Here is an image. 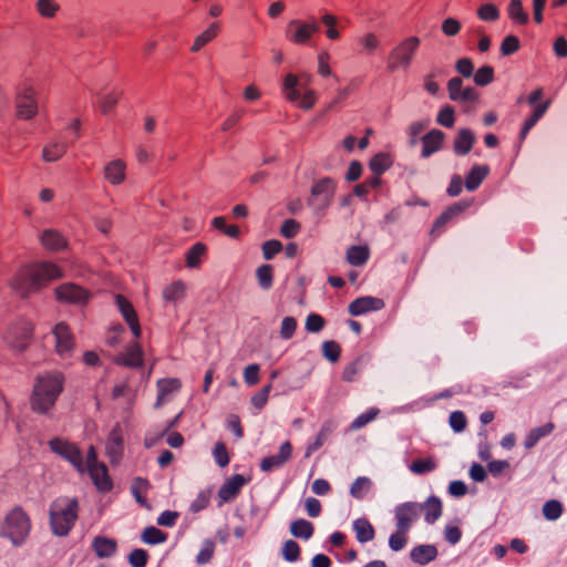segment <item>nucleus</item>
I'll return each instance as SVG.
<instances>
[{
	"label": "nucleus",
	"instance_id": "nucleus-1",
	"mask_svg": "<svg viewBox=\"0 0 567 567\" xmlns=\"http://www.w3.org/2000/svg\"><path fill=\"white\" fill-rule=\"evenodd\" d=\"M62 277V270L50 261H42L21 268L12 278V289L25 297L39 290L47 282Z\"/></svg>",
	"mask_w": 567,
	"mask_h": 567
},
{
	"label": "nucleus",
	"instance_id": "nucleus-2",
	"mask_svg": "<svg viewBox=\"0 0 567 567\" xmlns=\"http://www.w3.org/2000/svg\"><path fill=\"white\" fill-rule=\"evenodd\" d=\"M64 385V377L60 372H48L40 375L33 388L31 408L34 412L47 414L55 404Z\"/></svg>",
	"mask_w": 567,
	"mask_h": 567
},
{
	"label": "nucleus",
	"instance_id": "nucleus-3",
	"mask_svg": "<svg viewBox=\"0 0 567 567\" xmlns=\"http://www.w3.org/2000/svg\"><path fill=\"white\" fill-rule=\"evenodd\" d=\"M78 517L79 502L75 497L60 496L50 504L49 523L55 536H68Z\"/></svg>",
	"mask_w": 567,
	"mask_h": 567
},
{
	"label": "nucleus",
	"instance_id": "nucleus-4",
	"mask_svg": "<svg viewBox=\"0 0 567 567\" xmlns=\"http://www.w3.org/2000/svg\"><path fill=\"white\" fill-rule=\"evenodd\" d=\"M420 45L421 40L415 35L409 37L399 42L388 55L386 70L389 72L409 70L413 63L414 56Z\"/></svg>",
	"mask_w": 567,
	"mask_h": 567
},
{
	"label": "nucleus",
	"instance_id": "nucleus-5",
	"mask_svg": "<svg viewBox=\"0 0 567 567\" xmlns=\"http://www.w3.org/2000/svg\"><path fill=\"white\" fill-rule=\"evenodd\" d=\"M31 530L28 514L21 507H14L4 519L1 534L9 538L14 546L22 545Z\"/></svg>",
	"mask_w": 567,
	"mask_h": 567
},
{
	"label": "nucleus",
	"instance_id": "nucleus-6",
	"mask_svg": "<svg viewBox=\"0 0 567 567\" xmlns=\"http://www.w3.org/2000/svg\"><path fill=\"white\" fill-rule=\"evenodd\" d=\"M14 110L18 120L30 121L39 113V91L30 82H23L17 87Z\"/></svg>",
	"mask_w": 567,
	"mask_h": 567
},
{
	"label": "nucleus",
	"instance_id": "nucleus-7",
	"mask_svg": "<svg viewBox=\"0 0 567 567\" xmlns=\"http://www.w3.org/2000/svg\"><path fill=\"white\" fill-rule=\"evenodd\" d=\"M337 182L331 177H322L313 182L307 198V206L315 212L327 210L333 202Z\"/></svg>",
	"mask_w": 567,
	"mask_h": 567
},
{
	"label": "nucleus",
	"instance_id": "nucleus-8",
	"mask_svg": "<svg viewBox=\"0 0 567 567\" xmlns=\"http://www.w3.org/2000/svg\"><path fill=\"white\" fill-rule=\"evenodd\" d=\"M32 332L33 327L30 321L18 319L8 327L3 339L12 351L22 352L28 348Z\"/></svg>",
	"mask_w": 567,
	"mask_h": 567
},
{
	"label": "nucleus",
	"instance_id": "nucleus-9",
	"mask_svg": "<svg viewBox=\"0 0 567 567\" xmlns=\"http://www.w3.org/2000/svg\"><path fill=\"white\" fill-rule=\"evenodd\" d=\"M319 30L320 27L313 17L308 21L293 19L288 22L285 37L296 45H307Z\"/></svg>",
	"mask_w": 567,
	"mask_h": 567
},
{
	"label": "nucleus",
	"instance_id": "nucleus-10",
	"mask_svg": "<svg viewBox=\"0 0 567 567\" xmlns=\"http://www.w3.org/2000/svg\"><path fill=\"white\" fill-rule=\"evenodd\" d=\"M48 445L53 453L71 463L80 473L85 472L82 452L75 444L61 437H53Z\"/></svg>",
	"mask_w": 567,
	"mask_h": 567
},
{
	"label": "nucleus",
	"instance_id": "nucleus-11",
	"mask_svg": "<svg viewBox=\"0 0 567 567\" xmlns=\"http://www.w3.org/2000/svg\"><path fill=\"white\" fill-rule=\"evenodd\" d=\"M423 513L422 504L415 502H405L398 505L394 509L395 526L401 532L411 529Z\"/></svg>",
	"mask_w": 567,
	"mask_h": 567
},
{
	"label": "nucleus",
	"instance_id": "nucleus-12",
	"mask_svg": "<svg viewBox=\"0 0 567 567\" xmlns=\"http://www.w3.org/2000/svg\"><path fill=\"white\" fill-rule=\"evenodd\" d=\"M310 82L311 75L309 74L287 73L282 82V93L289 102H297L300 97V89L306 90Z\"/></svg>",
	"mask_w": 567,
	"mask_h": 567
},
{
	"label": "nucleus",
	"instance_id": "nucleus-13",
	"mask_svg": "<svg viewBox=\"0 0 567 567\" xmlns=\"http://www.w3.org/2000/svg\"><path fill=\"white\" fill-rule=\"evenodd\" d=\"M447 93L450 100L460 103L477 102L480 93L473 86L463 87V80L454 76L447 82Z\"/></svg>",
	"mask_w": 567,
	"mask_h": 567
},
{
	"label": "nucleus",
	"instance_id": "nucleus-14",
	"mask_svg": "<svg viewBox=\"0 0 567 567\" xmlns=\"http://www.w3.org/2000/svg\"><path fill=\"white\" fill-rule=\"evenodd\" d=\"M56 298L61 301L82 305L89 299L86 290L75 284H63L55 288Z\"/></svg>",
	"mask_w": 567,
	"mask_h": 567
},
{
	"label": "nucleus",
	"instance_id": "nucleus-15",
	"mask_svg": "<svg viewBox=\"0 0 567 567\" xmlns=\"http://www.w3.org/2000/svg\"><path fill=\"white\" fill-rule=\"evenodd\" d=\"M385 306L384 301L380 298L365 296L354 299L348 307V311L351 316L358 317L370 311H378L383 309Z\"/></svg>",
	"mask_w": 567,
	"mask_h": 567
},
{
	"label": "nucleus",
	"instance_id": "nucleus-16",
	"mask_svg": "<svg viewBox=\"0 0 567 567\" xmlns=\"http://www.w3.org/2000/svg\"><path fill=\"white\" fill-rule=\"evenodd\" d=\"M115 302L118 308V311L123 316L124 320L127 322L135 338L141 337V326L138 322V318L133 305L122 295L115 296Z\"/></svg>",
	"mask_w": 567,
	"mask_h": 567
},
{
	"label": "nucleus",
	"instance_id": "nucleus-17",
	"mask_svg": "<svg viewBox=\"0 0 567 567\" xmlns=\"http://www.w3.org/2000/svg\"><path fill=\"white\" fill-rule=\"evenodd\" d=\"M53 336L55 339L56 352L62 358H66L74 346V340L70 328L64 322H60L54 327Z\"/></svg>",
	"mask_w": 567,
	"mask_h": 567
},
{
	"label": "nucleus",
	"instance_id": "nucleus-18",
	"mask_svg": "<svg viewBox=\"0 0 567 567\" xmlns=\"http://www.w3.org/2000/svg\"><path fill=\"white\" fill-rule=\"evenodd\" d=\"M157 398L154 409H159L173 399V395L181 389V381L176 378L159 379L156 382Z\"/></svg>",
	"mask_w": 567,
	"mask_h": 567
},
{
	"label": "nucleus",
	"instance_id": "nucleus-19",
	"mask_svg": "<svg viewBox=\"0 0 567 567\" xmlns=\"http://www.w3.org/2000/svg\"><path fill=\"white\" fill-rule=\"evenodd\" d=\"M292 445L289 441L284 442L280 445L279 453L264 457L260 463V470L262 472H271L272 470L280 468L291 457Z\"/></svg>",
	"mask_w": 567,
	"mask_h": 567
},
{
	"label": "nucleus",
	"instance_id": "nucleus-20",
	"mask_svg": "<svg viewBox=\"0 0 567 567\" xmlns=\"http://www.w3.org/2000/svg\"><path fill=\"white\" fill-rule=\"evenodd\" d=\"M246 483V478L240 474H236L227 480L218 491V497L221 503H228L234 499Z\"/></svg>",
	"mask_w": 567,
	"mask_h": 567
},
{
	"label": "nucleus",
	"instance_id": "nucleus-21",
	"mask_svg": "<svg viewBox=\"0 0 567 567\" xmlns=\"http://www.w3.org/2000/svg\"><path fill=\"white\" fill-rule=\"evenodd\" d=\"M106 454L112 464H117L123 456V439L118 427L111 431L106 444Z\"/></svg>",
	"mask_w": 567,
	"mask_h": 567
},
{
	"label": "nucleus",
	"instance_id": "nucleus-22",
	"mask_svg": "<svg viewBox=\"0 0 567 567\" xmlns=\"http://www.w3.org/2000/svg\"><path fill=\"white\" fill-rule=\"evenodd\" d=\"M69 145L65 141L51 140L43 146L41 157L47 163L56 162L66 154Z\"/></svg>",
	"mask_w": 567,
	"mask_h": 567
},
{
	"label": "nucleus",
	"instance_id": "nucleus-23",
	"mask_svg": "<svg viewBox=\"0 0 567 567\" xmlns=\"http://www.w3.org/2000/svg\"><path fill=\"white\" fill-rule=\"evenodd\" d=\"M93 484L103 493L110 492L113 487L112 481L107 473V467L104 463L95 465L86 470Z\"/></svg>",
	"mask_w": 567,
	"mask_h": 567
},
{
	"label": "nucleus",
	"instance_id": "nucleus-24",
	"mask_svg": "<svg viewBox=\"0 0 567 567\" xmlns=\"http://www.w3.org/2000/svg\"><path fill=\"white\" fill-rule=\"evenodd\" d=\"M115 362L128 368H140L143 365V351L137 342L132 343L124 353L116 357Z\"/></svg>",
	"mask_w": 567,
	"mask_h": 567
},
{
	"label": "nucleus",
	"instance_id": "nucleus-25",
	"mask_svg": "<svg viewBox=\"0 0 567 567\" xmlns=\"http://www.w3.org/2000/svg\"><path fill=\"white\" fill-rule=\"evenodd\" d=\"M445 134L440 130H431L422 137V156L429 157L433 153L441 150Z\"/></svg>",
	"mask_w": 567,
	"mask_h": 567
},
{
	"label": "nucleus",
	"instance_id": "nucleus-26",
	"mask_svg": "<svg viewBox=\"0 0 567 567\" xmlns=\"http://www.w3.org/2000/svg\"><path fill=\"white\" fill-rule=\"evenodd\" d=\"M475 141V134L470 128H461L453 142V150L455 154L460 156L468 154Z\"/></svg>",
	"mask_w": 567,
	"mask_h": 567
},
{
	"label": "nucleus",
	"instance_id": "nucleus-27",
	"mask_svg": "<svg viewBox=\"0 0 567 567\" xmlns=\"http://www.w3.org/2000/svg\"><path fill=\"white\" fill-rule=\"evenodd\" d=\"M126 165L117 158L109 162L104 167V178L112 185H120L125 181Z\"/></svg>",
	"mask_w": 567,
	"mask_h": 567
},
{
	"label": "nucleus",
	"instance_id": "nucleus-28",
	"mask_svg": "<svg viewBox=\"0 0 567 567\" xmlns=\"http://www.w3.org/2000/svg\"><path fill=\"white\" fill-rule=\"evenodd\" d=\"M92 548L99 558H110L117 549V543L105 536H95L92 540Z\"/></svg>",
	"mask_w": 567,
	"mask_h": 567
},
{
	"label": "nucleus",
	"instance_id": "nucleus-29",
	"mask_svg": "<svg viewBox=\"0 0 567 567\" xmlns=\"http://www.w3.org/2000/svg\"><path fill=\"white\" fill-rule=\"evenodd\" d=\"M352 529L355 533V538L359 543L364 544L374 539L375 530L372 524L365 517H360L353 520Z\"/></svg>",
	"mask_w": 567,
	"mask_h": 567
},
{
	"label": "nucleus",
	"instance_id": "nucleus-30",
	"mask_svg": "<svg viewBox=\"0 0 567 567\" xmlns=\"http://www.w3.org/2000/svg\"><path fill=\"white\" fill-rule=\"evenodd\" d=\"M412 561L419 565H426L437 557V549L434 545H417L410 553Z\"/></svg>",
	"mask_w": 567,
	"mask_h": 567
},
{
	"label": "nucleus",
	"instance_id": "nucleus-31",
	"mask_svg": "<svg viewBox=\"0 0 567 567\" xmlns=\"http://www.w3.org/2000/svg\"><path fill=\"white\" fill-rule=\"evenodd\" d=\"M220 31V23L219 22H213L205 31H203L200 34H198L194 43L190 48L192 52H198L200 51L206 44L212 42L219 33Z\"/></svg>",
	"mask_w": 567,
	"mask_h": 567
},
{
	"label": "nucleus",
	"instance_id": "nucleus-32",
	"mask_svg": "<svg viewBox=\"0 0 567 567\" xmlns=\"http://www.w3.org/2000/svg\"><path fill=\"white\" fill-rule=\"evenodd\" d=\"M151 488V484L146 478L135 477L131 484V494L142 507L148 508V503L145 494Z\"/></svg>",
	"mask_w": 567,
	"mask_h": 567
},
{
	"label": "nucleus",
	"instance_id": "nucleus-33",
	"mask_svg": "<svg viewBox=\"0 0 567 567\" xmlns=\"http://www.w3.org/2000/svg\"><path fill=\"white\" fill-rule=\"evenodd\" d=\"M555 429V425L553 422H548L542 426L532 429L528 434L525 437L524 446L527 450L533 449L539 440L543 437L549 435Z\"/></svg>",
	"mask_w": 567,
	"mask_h": 567
},
{
	"label": "nucleus",
	"instance_id": "nucleus-34",
	"mask_svg": "<svg viewBox=\"0 0 567 567\" xmlns=\"http://www.w3.org/2000/svg\"><path fill=\"white\" fill-rule=\"evenodd\" d=\"M489 168L486 165H474L465 177V187L475 190L488 175Z\"/></svg>",
	"mask_w": 567,
	"mask_h": 567
},
{
	"label": "nucleus",
	"instance_id": "nucleus-35",
	"mask_svg": "<svg viewBox=\"0 0 567 567\" xmlns=\"http://www.w3.org/2000/svg\"><path fill=\"white\" fill-rule=\"evenodd\" d=\"M550 105V101L547 100L537 105L530 116L526 118L520 131V140H524L528 132L536 125V123L543 117Z\"/></svg>",
	"mask_w": 567,
	"mask_h": 567
},
{
	"label": "nucleus",
	"instance_id": "nucleus-36",
	"mask_svg": "<svg viewBox=\"0 0 567 567\" xmlns=\"http://www.w3.org/2000/svg\"><path fill=\"white\" fill-rule=\"evenodd\" d=\"M40 240L49 250H60L66 246L65 238L56 230L47 229L42 233Z\"/></svg>",
	"mask_w": 567,
	"mask_h": 567
},
{
	"label": "nucleus",
	"instance_id": "nucleus-37",
	"mask_svg": "<svg viewBox=\"0 0 567 567\" xmlns=\"http://www.w3.org/2000/svg\"><path fill=\"white\" fill-rule=\"evenodd\" d=\"M424 519L427 524H433L442 515V502L436 496H431L422 504Z\"/></svg>",
	"mask_w": 567,
	"mask_h": 567
},
{
	"label": "nucleus",
	"instance_id": "nucleus-38",
	"mask_svg": "<svg viewBox=\"0 0 567 567\" xmlns=\"http://www.w3.org/2000/svg\"><path fill=\"white\" fill-rule=\"evenodd\" d=\"M370 257V250L367 246H351L346 254L347 261L354 267L363 266Z\"/></svg>",
	"mask_w": 567,
	"mask_h": 567
},
{
	"label": "nucleus",
	"instance_id": "nucleus-39",
	"mask_svg": "<svg viewBox=\"0 0 567 567\" xmlns=\"http://www.w3.org/2000/svg\"><path fill=\"white\" fill-rule=\"evenodd\" d=\"M321 23L326 27V37L329 40L336 41V40L340 39L341 24H340L339 17H337L332 13L326 12L324 14L321 16Z\"/></svg>",
	"mask_w": 567,
	"mask_h": 567
},
{
	"label": "nucleus",
	"instance_id": "nucleus-40",
	"mask_svg": "<svg viewBox=\"0 0 567 567\" xmlns=\"http://www.w3.org/2000/svg\"><path fill=\"white\" fill-rule=\"evenodd\" d=\"M333 430H334L333 423L330 421L326 422L321 426L315 441L307 446L305 456L309 457L312 453L318 451L326 443V441L328 440L329 435L333 432Z\"/></svg>",
	"mask_w": 567,
	"mask_h": 567
},
{
	"label": "nucleus",
	"instance_id": "nucleus-41",
	"mask_svg": "<svg viewBox=\"0 0 567 567\" xmlns=\"http://www.w3.org/2000/svg\"><path fill=\"white\" fill-rule=\"evenodd\" d=\"M315 532L313 524L307 519L299 518L290 524V533L297 538L308 540L312 537Z\"/></svg>",
	"mask_w": 567,
	"mask_h": 567
},
{
	"label": "nucleus",
	"instance_id": "nucleus-42",
	"mask_svg": "<svg viewBox=\"0 0 567 567\" xmlns=\"http://www.w3.org/2000/svg\"><path fill=\"white\" fill-rule=\"evenodd\" d=\"M508 18L519 25H525L529 21L528 13L524 10L522 0H511L507 7Z\"/></svg>",
	"mask_w": 567,
	"mask_h": 567
},
{
	"label": "nucleus",
	"instance_id": "nucleus-43",
	"mask_svg": "<svg viewBox=\"0 0 567 567\" xmlns=\"http://www.w3.org/2000/svg\"><path fill=\"white\" fill-rule=\"evenodd\" d=\"M185 284L181 280H176L164 288L163 299L167 302H174L179 300L185 295Z\"/></svg>",
	"mask_w": 567,
	"mask_h": 567
},
{
	"label": "nucleus",
	"instance_id": "nucleus-44",
	"mask_svg": "<svg viewBox=\"0 0 567 567\" xmlns=\"http://www.w3.org/2000/svg\"><path fill=\"white\" fill-rule=\"evenodd\" d=\"M256 277L258 280V285L262 290H269L274 284V272L272 266L268 264H264L259 266L256 270Z\"/></svg>",
	"mask_w": 567,
	"mask_h": 567
},
{
	"label": "nucleus",
	"instance_id": "nucleus-45",
	"mask_svg": "<svg viewBox=\"0 0 567 567\" xmlns=\"http://www.w3.org/2000/svg\"><path fill=\"white\" fill-rule=\"evenodd\" d=\"M141 539L147 545H157L166 542L167 535L154 526H148L142 532Z\"/></svg>",
	"mask_w": 567,
	"mask_h": 567
},
{
	"label": "nucleus",
	"instance_id": "nucleus-46",
	"mask_svg": "<svg viewBox=\"0 0 567 567\" xmlns=\"http://www.w3.org/2000/svg\"><path fill=\"white\" fill-rule=\"evenodd\" d=\"M391 166V158L388 154L379 153L369 162V168L374 175L383 174Z\"/></svg>",
	"mask_w": 567,
	"mask_h": 567
},
{
	"label": "nucleus",
	"instance_id": "nucleus-47",
	"mask_svg": "<svg viewBox=\"0 0 567 567\" xmlns=\"http://www.w3.org/2000/svg\"><path fill=\"white\" fill-rule=\"evenodd\" d=\"M206 252V246L202 243H196L186 251V265L189 268H196L200 264V258Z\"/></svg>",
	"mask_w": 567,
	"mask_h": 567
},
{
	"label": "nucleus",
	"instance_id": "nucleus-48",
	"mask_svg": "<svg viewBox=\"0 0 567 567\" xmlns=\"http://www.w3.org/2000/svg\"><path fill=\"white\" fill-rule=\"evenodd\" d=\"M371 488V481L365 476L354 480L350 487V494L353 498L362 499Z\"/></svg>",
	"mask_w": 567,
	"mask_h": 567
},
{
	"label": "nucleus",
	"instance_id": "nucleus-49",
	"mask_svg": "<svg viewBox=\"0 0 567 567\" xmlns=\"http://www.w3.org/2000/svg\"><path fill=\"white\" fill-rule=\"evenodd\" d=\"M435 468H436V463L433 460V457L417 458V460H414L410 465L411 472H413L414 474H417V475L430 473V472L434 471Z\"/></svg>",
	"mask_w": 567,
	"mask_h": 567
},
{
	"label": "nucleus",
	"instance_id": "nucleus-50",
	"mask_svg": "<svg viewBox=\"0 0 567 567\" xmlns=\"http://www.w3.org/2000/svg\"><path fill=\"white\" fill-rule=\"evenodd\" d=\"M563 514V505L559 501H547L543 506V515L548 520H556Z\"/></svg>",
	"mask_w": 567,
	"mask_h": 567
},
{
	"label": "nucleus",
	"instance_id": "nucleus-51",
	"mask_svg": "<svg viewBox=\"0 0 567 567\" xmlns=\"http://www.w3.org/2000/svg\"><path fill=\"white\" fill-rule=\"evenodd\" d=\"M215 553V543L212 539H205L202 543V548L196 556V563L198 565L208 564Z\"/></svg>",
	"mask_w": 567,
	"mask_h": 567
},
{
	"label": "nucleus",
	"instance_id": "nucleus-52",
	"mask_svg": "<svg viewBox=\"0 0 567 567\" xmlns=\"http://www.w3.org/2000/svg\"><path fill=\"white\" fill-rule=\"evenodd\" d=\"M122 95L121 91H112L104 96L101 97L99 102L100 110L103 114L110 113L116 103L118 102L120 97Z\"/></svg>",
	"mask_w": 567,
	"mask_h": 567
},
{
	"label": "nucleus",
	"instance_id": "nucleus-53",
	"mask_svg": "<svg viewBox=\"0 0 567 567\" xmlns=\"http://www.w3.org/2000/svg\"><path fill=\"white\" fill-rule=\"evenodd\" d=\"M359 43L367 54H372L380 48V39L377 34L369 32L359 38Z\"/></svg>",
	"mask_w": 567,
	"mask_h": 567
},
{
	"label": "nucleus",
	"instance_id": "nucleus-54",
	"mask_svg": "<svg viewBox=\"0 0 567 567\" xmlns=\"http://www.w3.org/2000/svg\"><path fill=\"white\" fill-rule=\"evenodd\" d=\"M494 80V69L489 65L480 68L474 74V82L476 85L485 86Z\"/></svg>",
	"mask_w": 567,
	"mask_h": 567
},
{
	"label": "nucleus",
	"instance_id": "nucleus-55",
	"mask_svg": "<svg viewBox=\"0 0 567 567\" xmlns=\"http://www.w3.org/2000/svg\"><path fill=\"white\" fill-rule=\"evenodd\" d=\"M436 122L444 127H453L455 123L454 109L451 105L443 106L437 114Z\"/></svg>",
	"mask_w": 567,
	"mask_h": 567
},
{
	"label": "nucleus",
	"instance_id": "nucleus-56",
	"mask_svg": "<svg viewBox=\"0 0 567 567\" xmlns=\"http://www.w3.org/2000/svg\"><path fill=\"white\" fill-rule=\"evenodd\" d=\"M520 48V41L516 35H507L504 38L501 44V53L504 56H508L517 52Z\"/></svg>",
	"mask_w": 567,
	"mask_h": 567
},
{
	"label": "nucleus",
	"instance_id": "nucleus-57",
	"mask_svg": "<svg viewBox=\"0 0 567 567\" xmlns=\"http://www.w3.org/2000/svg\"><path fill=\"white\" fill-rule=\"evenodd\" d=\"M362 370V359L357 358L351 363H349L343 372H342V380L346 382H353L357 380L358 374Z\"/></svg>",
	"mask_w": 567,
	"mask_h": 567
},
{
	"label": "nucleus",
	"instance_id": "nucleus-58",
	"mask_svg": "<svg viewBox=\"0 0 567 567\" xmlns=\"http://www.w3.org/2000/svg\"><path fill=\"white\" fill-rule=\"evenodd\" d=\"M213 226L231 238H237L239 236L238 226L227 225L226 219L223 216L215 217L213 219Z\"/></svg>",
	"mask_w": 567,
	"mask_h": 567
},
{
	"label": "nucleus",
	"instance_id": "nucleus-59",
	"mask_svg": "<svg viewBox=\"0 0 567 567\" xmlns=\"http://www.w3.org/2000/svg\"><path fill=\"white\" fill-rule=\"evenodd\" d=\"M477 16L483 21H496L499 18V10L493 3H485L477 9Z\"/></svg>",
	"mask_w": 567,
	"mask_h": 567
},
{
	"label": "nucleus",
	"instance_id": "nucleus-60",
	"mask_svg": "<svg viewBox=\"0 0 567 567\" xmlns=\"http://www.w3.org/2000/svg\"><path fill=\"white\" fill-rule=\"evenodd\" d=\"M59 4L54 0H38V12L44 18H53L59 10Z\"/></svg>",
	"mask_w": 567,
	"mask_h": 567
},
{
	"label": "nucleus",
	"instance_id": "nucleus-61",
	"mask_svg": "<svg viewBox=\"0 0 567 567\" xmlns=\"http://www.w3.org/2000/svg\"><path fill=\"white\" fill-rule=\"evenodd\" d=\"M282 556L287 561H296L300 556V547L297 542L289 539L284 543Z\"/></svg>",
	"mask_w": 567,
	"mask_h": 567
},
{
	"label": "nucleus",
	"instance_id": "nucleus-62",
	"mask_svg": "<svg viewBox=\"0 0 567 567\" xmlns=\"http://www.w3.org/2000/svg\"><path fill=\"white\" fill-rule=\"evenodd\" d=\"M341 348L336 341H324L322 343V354L323 357L331 361L337 362L340 358Z\"/></svg>",
	"mask_w": 567,
	"mask_h": 567
},
{
	"label": "nucleus",
	"instance_id": "nucleus-63",
	"mask_svg": "<svg viewBox=\"0 0 567 567\" xmlns=\"http://www.w3.org/2000/svg\"><path fill=\"white\" fill-rule=\"evenodd\" d=\"M378 414H379V410L375 408L368 410L367 412L360 414L352 421L351 429L359 430V429L365 426L368 423L373 421Z\"/></svg>",
	"mask_w": 567,
	"mask_h": 567
},
{
	"label": "nucleus",
	"instance_id": "nucleus-64",
	"mask_svg": "<svg viewBox=\"0 0 567 567\" xmlns=\"http://www.w3.org/2000/svg\"><path fill=\"white\" fill-rule=\"evenodd\" d=\"M148 553L145 549H133L128 555V563L132 567H146Z\"/></svg>",
	"mask_w": 567,
	"mask_h": 567
}]
</instances>
